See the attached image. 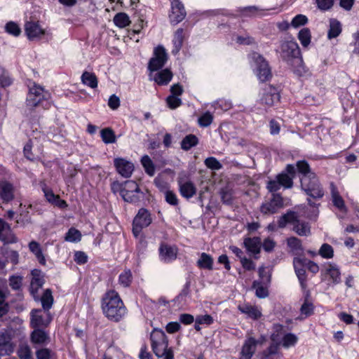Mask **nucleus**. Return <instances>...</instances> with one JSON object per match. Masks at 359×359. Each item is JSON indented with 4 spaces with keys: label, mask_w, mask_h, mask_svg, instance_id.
<instances>
[{
    "label": "nucleus",
    "mask_w": 359,
    "mask_h": 359,
    "mask_svg": "<svg viewBox=\"0 0 359 359\" xmlns=\"http://www.w3.org/2000/svg\"><path fill=\"white\" fill-rule=\"evenodd\" d=\"M313 310V304H311V302H309V301H308L306 298L301 307L302 313H304V315H306V316H309V315H311V313H312Z\"/></svg>",
    "instance_id": "61"
},
{
    "label": "nucleus",
    "mask_w": 359,
    "mask_h": 359,
    "mask_svg": "<svg viewBox=\"0 0 359 359\" xmlns=\"http://www.w3.org/2000/svg\"><path fill=\"white\" fill-rule=\"evenodd\" d=\"M281 57L292 67L297 74H302L304 71L303 59L300 48L295 41H285L281 43Z\"/></svg>",
    "instance_id": "2"
},
{
    "label": "nucleus",
    "mask_w": 359,
    "mask_h": 359,
    "mask_svg": "<svg viewBox=\"0 0 359 359\" xmlns=\"http://www.w3.org/2000/svg\"><path fill=\"white\" fill-rule=\"evenodd\" d=\"M165 200L170 204H172V205H175V204H177L178 203V198L175 193H173V191H171V190H168L165 191Z\"/></svg>",
    "instance_id": "63"
},
{
    "label": "nucleus",
    "mask_w": 359,
    "mask_h": 359,
    "mask_svg": "<svg viewBox=\"0 0 359 359\" xmlns=\"http://www.w3.org/2000/svg\"><path fill=\"white\" fill-rule=\"evenodd\" d=\"M114 22L118 27H126L129 25L130 20L126 13H117L114 17Z\"/></svg>",
    "instance_id": "35"
},
{
    "label": "nucleus",
    "mask_w": 359,
    "mask_h": 359,
    "mask_svg": "<svg viewBox=\"0 0 359 359\" xmlns=\"http://www.w3.org/2000/svg\"><path fill=\"white\" fill-rule=\"evenodd\" d=\"M168 59V55L166 52V49L161 46V45H158L156 48H154V55L150 58L148 62V69L150 71L149 76L154 79L153 72L159 69V68H162V67L165 65L167 60Z\"/></svg>",
    "instance_id": "8"
},
{
    "label": "nucleus",
    "mask_w": 359,
    "mask_h": 359,
    "mask_svg": "<svg viewBox=\"0 0 359 359\" xmlns=\"http://www.w3.org/2000/svg\"><path fill=\"white\" fill-rule=\"evenodd\" d=\"M12 351V346L7 341L4 334H0V355H8Z\"/></svg>",
    "instance_id": "40"
},
{
    "label": "nucleus",
    "mask_w": 359,
    "mask_h": 359,
    "mask_svg": "<svg viewBox=\"0 0 359 359\" xmlns=\"http://www.w3.org/2000/svg\"><path fill=\"white\" fill-rule=\"evenodd\" d=\"M259 276L264 284H267L271 280V276L266 271L265 266H260L259 268Z\"/></svg>",
    "instance_id": "57"
},
{
    "label": "nucleus",
    "mask_w": 359,
    "mask_h": 359,
    "mask_svg": "<svg viewBox=\"0 0 359 359\" xmlns=\"http://www.w3.org/2000/svg\"><path fill=\"white\" fill-rule=\"evenodd\" d=\"M25 32L29 39H34V38H40L41 35L45 34L44 29H42L38 22H33L29 21L25 25Z\"/></svg>",
    "instance_id": "21"
},
{
    "label": "nucleus",
    "mask_w": 359,
    "mask_h": 359,
    "mask_svg": "<svg viewBox=\"0 0 359 359\" xmlns=\"http://www.w3.org/2000/svg\"><path fill=\"white\" fill-rule=\"evenodd\" d=\"M278 178L280 180V187L283 186L285 188H290V187H292L294 184L292 178L290 177L287 172H280L278 175Z\"/></svg>",
    "instance_id": "45"
},
{
    "label": "nucleus",
    "mask_w": 359,
    "mask_h": 359,
    "mask_svg": "<svg viewBox=\"0 0 359 359\" xmlns=\"http://www.w3.org/2000/svg\"><path fill=\"white\" fill-rule=\"evenodd\" d=\"M101 137L104 143H114L116 142V135L110 128H105L100 131Z\"/></svg>",
    "instance_id": "38"
},
{
    "label": "nucleus",
    "mask_w": 359,
    "mask_h": 359,
    "mask_svg": "<svg viewBox=\"0 0 359 359\" xmlns=\"http://www.w3.org/2000/svg\"><path fill=\"white\" fill-rule=\"evenodd\" d=\"M143 198V193L135 181H125L123 200L129 203H139Z\"/></svg>",
    "instance_id": "9"
},
{
    "label": "nucleus",
    "mask_w": 359,
    "mask_h": 359,
    "mask_svg": "<svg viewBox=\"0 0 359 359\" xmlns=\"http://www.w3.org/2000/svg\"><path fill=\"white\" fill-rule=\"evenodd\" d=\"M36 357L38 359H50V351L49 348H41L36 351Z\"/></svg>",
    "instance_id": "64"
},
{
    "label": "nucleus",
    "mask_w": 359,
    "mask_h": 359,
    "mask_svg": "<svg viewBox=\"0 0 359 359\" xmlns=\"http://www.w3.org/2000/svg\"><path fill=\"white\" fill-rule=\"evenodd\" d=\"M213 120V116L211 114L210 111H205L203 113L201 117L198 119V123L201 127H208L211 124Z\"/></svg>",
    "instance_id": "47"
},
{
    "label": "nucleus",
    "mask_w": 359,
    "mask_h": 359,
    "mask_svg": "<svg viewBox=\"0 0 359 359\" xmlns=\"http://www.w3.org/2000/svg\"><path fill=\"white\" fill-rule=\"evenodd\" d=\"M330 193L332 196V201L334 205L339 208V210H346L345 203L340 196L339 191L337 189V186L333 182L330 184Z\"/></svg>",
    "instance_id": "24"
},
{
    "label": "nucleus",
    "mask_w": 359,
    "mask_h": 359,
    "mask_svg": "<svg viewBox=\"0 0 359 359\" xmlns=\"http://www.w3.org/2000/svg\"><path fill=\"white\" fill-rule=\"evenodd\" d=\"M34 329L31 334L32 341L34 343H44L48 337L46 332L39 329V327H34Z\"/></svg>",
    "instance_id": "37"
},
{
    "label": "nucleus",
    "mask_w": 359,
    "mask_h": 359,
    "mask_svg": "<svg viewBox=\"0 0 359 359\" xmlns=\"http://www.w3.org/2000/svg\"><path fill=\"white\" fill-rule=\"evenodd\" d=\"M32 281L30 284V291L33 294L38 292L39 288L43 285L44 278L40 270H32Z\"/></svg>",
    "instance_id": "23"
},
{
    "label": "nucleus",
    "mask_w": 359,
    "mask_h": 359,
    "mask_svg": "<svg viewBox=\"0 0 359 359\" xmlns=\"http://www.w3.org/2000/svg\"><path fill=\"white\" fill-rule=\"evenodd\" d=\"M102 307L108 319L119 321L127 313V309L118 292L109 290L102 299Z\"/></svg>",
    "instance_id": "1"
},
{
    "label": "nucleus",
    "mask_w": 359,
    "mask_h": 359,
    "mask_svg": "<svg viewBox=\"0 0 359 359\" xmlns=\"http://www.w3.org/2000/svg\"><path fill=\"white\" fill-rule=\"evenodd\" d=\"M317 6L320 10L325 11V10H330L332 8L333 4H334V0H316Z\"/></svg>",
    "instance_id": "56"
},
{
    "label": "nucleus",
    "mask_w": 359,
    "mask_h": 359,
    "mask_svg": "<svg viewBox=\"0 0 359 359\" xmlns=\"http://www.w3.org/2000/svg\"><path fill=\"white\" fill-rule=\"evenodd\" d=\"M159 254L161 259L163 262H172L177 256V249L175 246H170L166 243H162L159 248Z\"/></svg>",
    "instance_id": "18"
},
{
    "label": "nucleus",
    "mask_w": 359,
    "mask_h": 359,
    "mask_svg": "<svg viewBox=\"0 0 359 359\" xmlns=\"http://www.w3.org/2000/svg\"><path fill=\"white\" fill-rule=\"evenodd\" d=\"M22 278L18 276H13L9 278V285L13 290H19L22 285Z\"/></svg>",
    "instance_id": "59"
},
{
    "label": "nucleus",
    "mask_w": 359,
    "mask_h": 359,
    "mask_svg": "<svg viewBox=\"0 0 359 359\" xmlns=\"http://www.w3.org/2000/svg\"><path fill=\"white\" fill-rule=\"evenodd\" d=\"M309 163L307 161H297V168L299 172L302 174V176H306L309 172Z\"/></svg>",
    "instance_id": "54"
},
{
    "label": "nucleus",
    "mask_w": 359,
    "mask_h": 359,
    "mask_svg": "<svg viewBox=\"0 0 359 359\" xmlns=\"http://www.w3.org/2000/svg\"><path fill=\"white\" fill-rule=\"evenodd\" d=\"M6 30L9 32L10 34H13V35H20L21 29L19 25L18 24H15V22H13V21H11L10 22H8L6 25Z\"/></svg>",
    "instance_id": "58"
},
{
    "label": "nucleus",
    "mask_w": 359,
    "mask_h": 359,
    "mask_svg": "<svg viewBox=\"0 0 359 359\" xmlns=\"http://www.w3.org/2000/svg\"><path fill=\"white\" fill-rule=\"evenodd\" d=\"M15 186L8 181H0V198L3 201H11L15 198Z\"/></svg>",
    "instance_id": "19"
},
{
    "label": "nucleus",
    "mask_w": 359,
    "mask_h": 359,
    "mask_svg": "<svg viewBox=\"0 0 359 359\" xmlns=\"http://www.w3.org/2000/svg\"><path fill=\"white\" fill-rule=\"evenodd\" d=\"M325 273L329 275L334 283H339L341 273L337 265L335 264H327L325 266Z\"/></svg>",
    "instance_id": "27"
},
{
    "label": "nucleus",
    "mask_w": 359,
    "mask_h": 359,
    "mask_svg": "<svg viewBox=\"0 0 359 359\" xmlns=\"http://www.w3.org/2000/svg\"><path fill=\"white\" fill-rule=\"evenodd\" d=\"M141 163L146 171L149 175L152 176L155 173V165L151 160L149 156H143L141 159Z\"/></svg>",
    "instance_id": "39"
},
{
    "label": "nucleus",
    "mask_w": 359,
    "mask_h": 359,
    "mask_svg": "<svg viewBox=\"0 0 359 359\" xmlns=\"http://www.w3.org/2000/svg\"><path fill=\"white\" fill-rule=\"evenodd\" d=\"M198 143V139L197 135H195V134H188L187 135H185V137L182 139L181 147L182 149L187 151V149H190L191 147L196 146Z\"/></svg>",
    "instance_id": "33"
},
{
    "label": "nucleus",
    "mask_w": 359,
    "mask_h": 359,
    "mask_svg": "<svg viewBox=\"0 0 359 359\" xmlns=\"http://www.w3.org/2000/svg\"><path fill=\"white\" fill-rule=\"evenodd\" d=\"M81 80L84 84H86V86H88L92 88L97 87L98 79L95 73H91V72H83L81 76Z\"/></svg>",
    "instance_id": "29"
},
{
    "label": "nucleus",
    "mask_w": 359,
    "mask_h": 359,
    "mask_svg": "<svg viewBox=\"0 0 359 359\" xmlns=\"http://www.w3.org/2000/svg\"><path fill=\"white\" fill-rule=\"evenodd\" d=\"M133 279V275L130 270H125L119 276V283L123 287H128Z\"/></svg>",
    "instance_id": "46"
},
{
    "label": "nucleus",
    "mask_w": 359,
    "mask_h": 359,
    "mask_svg": "<svg viewBox=\"0 0 359 359\" xmlns=\"http://www.w3.org/2000/svg\"><path fill=\"white\" fill-rule=\"evenodd\" d=\"M302 189L309 196L314 198H323L324 191L316 172H311L309 167L308 175L300 177Z\"/></svg>",
    "instance_id": "4"
},
{
    "label": "nucleus",
    "mask_w": 359,
    "mask_h": 359,
    "mask_svg": "<svg viewBox=\"0 0 359 359\" xmlns=\"http://www.w3.org/2000/svg\"><path fill=\"white\" fill-rule=\"evenodd\" d=\"M114 165L118 172L125 177L130 176L134 170V165L130 161L124 160V158H115Z\"/></svg>",
    "instance_id": "17"
},
{
    "label": "nucleus",
    "mask_w": 359,
    "mask_h": 359,
    "mask_svg": "<svg viewBox=\"0 0 359 359\" xmlns=\"http://www.w3.org/2000/svg\"><path fill=\"white\" fill-rule=\"evenodd\" d=\"M257 344L258 341H257L255 338H253V337L248 338L243 345L239 359L252 358L256 351Z\"/></svg>",
    "instance_id": "15"
},
{
    "label": "nucleus",
    "mask_w": 359,
    "mask_h": 359,
    "mask_svg": "<svg viewBox=\"0 0 359 359\" xmlns=\"http://www.w3.org/2000/svg\"><path fill=\"white\" fill-rule=\"evenodd\" d=\"M308 21V17L304 15V14H297L292 19L291 22V25L293 27H299V26H303V25H306Z\"/></svg>",
    "instance_id": "49"
},
{
    "label": "nucleus",
    "mask_w": 359,
    "mask_h": 359,
    "mask_svg": "<svg viewBox=\"0 0 359 359\" xmlns=\"http://www.w3.org/2000/svg\"><path fill=\"white\" fill-rule=\"evenodd\" d=\"M214 259L212 255L207 254V252H201L199 259L197 261V266L200 268H208V269H212Z\"/></svg>",
    "instance_id": "30"
},
{
    "label": "nucleus",
    "mask_w": 359,
    "mask_h": 359,
    "mask_svg": "<svg viewBox=\"0 0 359 359\" xmlns=\"http://www.w3.org/2000/svg\"><path fill=\"white\" fill-rule=\"evenodd\" d=\"M11 230V226L6 224L4 219L0 218V239L6 240L7 235H8Z\"/></svg>",
    "instance_id": "52"
},
{
    "label": "nucleus",
    "mask_w": 359,
    "mask_h": 359,
    "mask_svg": "<svg viewBox=\"0 0 359 359\" xmlns=\"http://www.w3.org/2000/svg\"><path fill=\"white\" fill-rule=\"evenodd\" d=\"M111 187L114 194L119 192L121 197L124 198V182L121 184V182H118V181H115L114 182H112Z\"/></svg>",
    "instance_id": "62"
},
{
    "label": "nucleus",
    "mask_w": 359,
    "mask_h": 359,
    "mask_svg": "<svg viewBox=\"0 0 359 359\" xmlns=\"http://www.w3.org/2000/svg\"><path fill=\"white\" fill-rule=\"evenodd\" d=\"M180 194L184 198H189L194 196L197 192V187L191 181H184L180 180L178 182Z\"/></svg>",
    "instance_id": "20"
},
{
    "label": "nucleus",
    "mask_w": 359,
    "mask_h": 359,
    "mask_svg": "<svg viewBox=\"0 0 359 359\" xmlns=\"http://www.w3.org/2000/svg\"><path fill=\"white\" fill-rule=\"evenodd\" d=\"M250 58L255 66V73L259 81H269L272 76L271 69L264 57L259 53H252Z\"/></svg>",
    "instance_id": "7"
},
{
    "label": "nucleus",
    "mask_w": 359,
    "mask_h": 359,
    "mask_svg": "<svg viewBox=\"0 0 359 359\" xmlns=\"http://www.w3.org/2000/svg\"><path fill=\"white\" fill-rule=\"evenodd\" d=\"M82 237L81 231L75 227H70L67 231L65 239L67 241H79Z\"/></svg>",
    "instance_id": "41"
},
{
    "label": "nucleus",
    "mask_w": 359,
    "mask_h": 359,
    "mask_svg": "<svg viewBox=\"0 0 359 359\" xmlns=\"http://www.w3.org/2000/svg\"><path fill=\"white\" fill-rule=\"evenodd\" d=\"M238 308L241 312L245 313L248 318L252 319H259L262 315L260 309L257 306H253V304H239Z\"/></svg>",
    "instance_id": "22"
},
{
    "label": "nucleus",
    "mask_w": 359,
    "mask_h": 359,
    "mask_svg": "<svg viewBox=\"0 0 359 359\" xmlns=\"http://www.w3.org/2000/svg\"><path fill=\"white\" fill-rule=\"evenodd\" d=\"M187 12L180 0H171V13L170 19L171 22L179 23L185 18Z\"/></svg>",
    "instance_id": "14"
},
{
    "label": "nucleus",
    "mask_w": 359,
    "mask_h": 359,
    "mask_svg": "<svg viewBox=\"0 0 359 359\" xmlns=\"http://www.w3.org/2000/svg\"><path fill=\"white\" fill-rule=\"evenodd\" d=\"M280 98V94L273 86H268L264 89L261 97V102L267 106H273L276 102H279Z\"/></svg>",
    "instance_id": "16"
},
{
    "label": "nucleus",
    "mask_w": 359,
    "mask_h": 359,
    "mask_svg": "<svg viewBox=\"0 0 359 359\" xmlns=\"http://www.w3.org/2000/svg\"><path fill=\"white\" fill-rule=\"evenodd\" d=\"M50 97V93L45 90L40 85L34 83L29 88V93L27 95V106L29 108L36 107L39 104H41L43 100H48Z\"/></svg>",
    "instance_id": "6"
},
{
    "label": "nucleus",
    "mask_w": 359,
    "mask_h": 359,
    "mask_svg": "<svg viewBox=\"0 0 359 359\" xmlns=\"http://www.w3.org/2000/svg\"><path fill=\"white\" fill-rule=\"evenodd\" d=\"M41 303L44 312H50V309L53 304V297L51 290H45L41 297Z\"/></svg>",
    "instance_id": "34"
},
{
    "label": "nucleus",
    "mask_w": 359,
    "mask_h": 359,
    "mask_svg": "<svg viewBox=\"0 0 359 359\" xmlns=\"http://www.w3.org/2000/svg\"><path fill=\"white\" fill-rule=\"evenodd\" d=\"M283 207V200L280 194H272L269 201H266L260 206L262 213H275Z\"/></svg>",
    "instance_id": "13"
},
{
    "label": "nucleus",
    "mask_w": 359,
    "mask_h": 359,
    "mask_svg": "<svg viewBox=\"0 0 359 359\" xmlns=\"http://www.w3.org/2000/svg\"><path fill=\"white\" fill-rule=\"evenodd\" d=\"M252 287L255 288V294L258 297H266V296H268V289L264 286V283H263L262 280H254Z\"/></svg>",
    "instance_id": "36"
},
{
    "label": "nucleus",
    "mask_w": 359,
    "mask_h": 359,
    "mask_svg": "<svg viewBox=\"0 0 359 359\" xmlns=\"http://www.w3.org/2000/svg\"><path fill=\"white\" fill-rule=\"evenodd\" d=\"M172 42L174 44V49L172 50V53L177 54V53H179V51H180V48H182L184 42L183 29H177L176 30L172 39Z\"/></svg>",
    "instance_id": "32"
},
{
    "label": "nucleus",
    "mask_w": 359,
    "mask_h": 359,
    "mask_svg": "<svg viewBox=\"0 0 359 359\" xmlns=\"http://www.w3.org/2000/svg\"><path fill=\"white\" fill-rule=\"evenodd\" d=\"M172 76L173 73H172L170 69H163L154 74V81H156L158 84H168L171 81Z\"/></svg>",
    "instance_id": "25"
},
{
    "label": "nucleus",
    "mask_w": 359,
    "mask_h": 359,
    "mask_svg": "<svg viewBox=\"0 0 359 359\" xmlns=\"http://www.w3.org/2000/svg\"><path fill=\"white\" fill-rule=\"evenodd\" d=\"M18 355L21 359H31L32 352L29 346H20L18 350Z\"/></svg>",
    "instance_id": "51"
},
{
    "label": "nucleus",
    "mask_w": 359,
    "mask_h": 359,
    "mask_svg": "<svg viewBox=\"0 0 359 359\" xmlns=\"http://www.w3.org/2000/svg\"><path fill=\"white\" fill-rule=\"evenodd\" d=\"M167 103L170 108H177L182 104V100L179 97H176L173 93L167 97Z\"/></svg>",
    "instance_id": "53"
},
{
    "label": "nucleus",
    "mask_w": 359,
    "mask_h": 359,
    "mask_svg": "<svg viewBox=\"0 0 359 359\" xmlns=\"http://www.w3.org/2000/svg\"><path fill=\"white\" fill-rule=\"evenodd\" d=\"M205 165L211 170H220L222 168V163L219 161L217 160L215 157H208L204 161Z\"/></svg>",
    "instance_id": "48"
},
{
    "label": "nucleus",
    "mask_w": 359,
    "mask_h": 359,
    "mask_svg": "<svg viewBox=\"0 0 359 359\" xmlns=\"http://www.w3.org/2000/svg\"><path fill=\"white\" fill-rule=\"evenodd\" d=\"M9 306L5 302V294L0 290V316H4L8 311Z\"/></svg>",
    "instance_id": "60"
},
{
    "label": "nucleus",
    "mask_w": 359,
    "mask_h": 359,
    "mask_svg": "<svg viewBox=\"0 0 359 359\" xmlns=\"http://www.w3.org/2000/svg\"><path fill=\"white\" fill-rule=\"evenodd\" d=\"M287 223L293 224L294 231L300 236H308L311 233L310 224L308 222H300L295 212H287L279 219V226H285Z\"/></svg>",
    "instance_id": "5"
},
{
    "label": "nucleus",
    "mask_w": 359,
    "mask_h": 359,
    "mask_svg": "<svg viewBox=\"0 0 359 359\" xmlns=\"http://www.w3.org/2000/svg\"><path fill=\"white\" fill-rule=\"evenodd\" d=\"M52 320L50 313H44L41 309H34L31 311L32 327H47Z\"/></svg>",
    "instance_id": "12"
},
{
    "label": "nucleus",
    "mask_w": 359,
    "mask_h": 359,
    "mask_svg": "<svg viewBox=\"0 0 359 359\" xmlns=\"http://www.w3.org/2000/svg\"><path fill=\"white\" fill-rule=\"evenodd\" d=\"M318 253L325 259H330V257H333L334 255V250L329 243H323L320 250H318Z\"/></svg>",
    "instance_id": "43"
},
{
    "label": "nucleus",
    "mask_w": 359,
    "mask_h": 359,
    "mask_svg": "<svg viewBox=\"0 0 359 359\" xmlns=\"http://www.w3.org/2000/svg\"><path fill=\"white\" fill-rule=\"evenodd\" d=\"M287 244L294 253H300V252L303 251L302 241L301 239L297 238V237H290V238H288Z\"/></svg>",
    "instance_id": "42"
},
{
    "label": "nucleus",
    "mask_w": 359,
    "mask_h": 359,
    "mask_svg": "<svg viewBox=\"0 0 359 359\" xmlns=\"http://www.w3.org/2000/svg\"><path fill=\"white\" fill-rule=\"evenodd\" d=\"M150 340L153 351L158 358L173 359V350L168 348V340L164 331L154 329L150 334Z\"/></svg>",
    "instance_id": "3"
},
{
    "label": "nucleus",
    "mask_w": 359,
    "mask_h": 359,
    "mask_svg": "<svg viewBox=\"0 0 359 359\" xmlns=\"http://www.w3.org/2000/svg\"><path fill=\"white\" fill-rule=\"evenodd\" d=\"M298 38L303 46H309L311 41V32L308 27H303L299 31Z\"/></svg>",
    "instance_id": "44"
},
{
    "label": "nucleus",
    "mask_w": 359,
    "mask_h": 359,
    "mask_svg": "<svg viewBox=\"0 0 359 359\" xmlns=\"http://www.w3.org/2000/svg\"><path fill=\"white\" fill-rule=\"evenodd\" d=\"M152 218L151 214L147 209H140L133 219V232L135 236L140 235L142 229L144 226L151 224Z\"/></svg>",
    "instance_id": "10"
},
{
    "label": "nucleus",
    "mask_w": 359,
    "mask_h": 359,
    "mask_svg": "<svg viewBox=\"0 0 359 359\" xmlns=\"http://www.w3.org/2000/svg\"><path fill=\"white\" fill-rule=\"evenodd\" d=\"M307 258L304 257H295L293 259V265L303 290L307 287V277L305 266H307Z\"/></svg>",
    "instance_id": "11"
},
{
    "label": "nucleus",
    "mask_w": 359,
    "mask_h": 359,
    "mask_svg": "<svg viewBox=\"0 0 359 359\" xmlns=\"http://www.w3.org/2000/svg\"><path fill=\"white\" fill-rule=\"evenodd\" d=\"M11 83V80L8 73H6L4 67L0 66V86H2V87H5V86H9Z\"/></svg>",
    "instance_id": "55"
},
{
    "label": "nucleus",
    "mask_w": 359,
    "mask_h": 359,
    "mask_svg": "<svg viewBox=\"0 0 359 359\" xmlns=\"http://www.w3.org/2000/svg\"><path fill=\"white\" fill-rule=\"evenodd\" d=\"M342 31V26L341 22L336 20V18H332L330 21V28L327 32V37L330 39L332 38H336Z\"/></svg>",
    "instance_id": "28"
},
{
    "label": "nucleus",
    "mask_w": 359,
    "mask_h": 359,
    "mask_svg": "<svg viewBox=\"0 0 359 359\" xmlns=\"http://www.w3.org/2000/svg\"><path fill=\"white\" fill-rule=\"evenodd\" d=\"M244 244L248 251L252 252V253H259L261 250L262 242L259 237L245 238Z\"/></svg>",
    "instance_id": "26"
},
{
    "label": "nucleus",
    "mask_w": 359,
    "mask_h": 359,
    "mask_svg": "<svg viewBox=\"0 0 359 359\" xmlns=\"http://www.w3.org/2000/svg\"><path fill=\"white\" fill-rule=\"evenodd\" d=\"M29 248L30 251L33 252L36 255L39 262L41 263V264H46V258L38 242H36V241H32L29 244Z\"/></svg>",
    "instance_id": "31"
},
{
    "label": "nucleus",
    "mask_w": 359,
    "mask_h": 359,
    "mask_svg": "<svg viewBox=\"0 0 359 359\" xmlns=\"http://www.w3.org/2000/svg\"><path fill=\"white\" fill-rule=\"evenodd\" d=\"M297 337L294 335V334H292V332H289L288 334H285V335L283 337V346H294L297 341Z\"/></svg>",
    "instance_id": "50"
}]
</instances>
